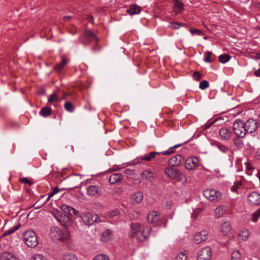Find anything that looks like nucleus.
<instances>
[{"mask_svg":"<svg viewBox=\"0 0 260 260\" xmlns=\"http://www.w3.org/2000/svg\"><path fill=\"white\" fill-rule=\"evenodd\" d=\"M72 18V16H64L63 17V20L64 21H67L69 19H71Z\"/></svg>","mask_w":260,"mask_h":260,"instance_id":"nucleus-56","label":"nucleus"},{"mask_svg":"<svg viewBox=\"0 0 260 260\" xmlns=\"http://www.w3.org/2000/svg\"><path fill=\"white\" fill-rule=\"evenodd\" d=\"M215 146L219 149L220 151L223 153H227L229 152H231V149L229 147L225 146L224 145L219 143L216 142Z\"/></svg>","mask_w":260,"mask_h":260,"instance_id":"nucleus-29","label":"nucleus"},{"mask_svg":"<svg viewBox=\"0 0 260 260\" xmlns=\"http://www.w3.org/2000/svg\"><path fill=\"white\" fill-rule=\"evenodd\" d=\"M258 176L259 178H260V171L258 172Z\"/></svg>","mask_w":260,"mask_h":260,"instance_id":"nucleus-61","label":"nucleus"},{"mask_svg":"<svg viewBox=\"0 0 260 260\" xmlns=\"http://www.w3.org/2000/svg\"><path fill=\"white\" fill-rule=\"evenodd\" d=\"M112 232L109 230H106L102 233L101 240L103 242H108L111 238Z\"/></svg>","mask_w":260,"mask_h":260,"instance_id":"nucleus-28","label":"nucleus"},{"mask_svg":"<svg viewBox=\"0 0 260 260\" xmlns=\"http://www.w3.org/2000/svg\"><path fill=\"white\" fill-rule=\"evenodd\" d=\"M240 138L237 137V138H235L234 139V144L238 148H241L243 146V141L241 140Z\"/></svg>","mask_w":260,"mask_h":260,"instance_id":"nucleus-42","label":"nucleus"},{"mask_svg":"<svg viewBox=\"0 0 260 260\" xmlns=\"http://www.w3.org/2000/svg\"><path fill=\"white\" fill-rule=\"evenodd\" d=\"M19 181L22 182V183H23L24 184H28L29 185H32L33 183L31 181H30L28 178H25V177H24V178H20L19 179Z\"/></svg>","mask_w":260,"mask_h":260,"instance_id":"nucleus-50","label":"nucleus"},{"mask_svg":"<svg viewBox=\"0 0 260 260\" xmlns=\"http://www.w3.org/2000/svg\"><path fill=\"white\" fill-rule=\"evenodd\" d=\"M84 37L89 41V42L98 41V38L95 34L90 30H86L83 34Z\"/></svg>","mask_w":260,"mask_h":260,"instance_id":"nucleus-19","label":"nucleus"},{"mask_svg":"<svg viewBox=\"0 0 260 260\" xmlns=\"http://www.w3.org/2000/svg\"><path fill=\"white\" fill-rule=\"evenodd\" d=\"M0 260H18L14 255L9 252H5L0 254Z\"/></svg>","mask_w":260,"mask_h":260,"instance_id":"nucleus-26","label":"nucleus"},{"mask_svg":"<svg viewBox=\"0 0 260 260\" xmlns=\"http://www.w3.org/2000/svg\"><path fill=\"white\" fill-rule=\"evenodd\" d=\"M214 122V121L210 123V125H212Z\"/></svg>","mask_w":260,"mask_h":260,"instance_id":"nucleus-64","label":"nucleus"},{"mask_svg":"<svg viewBox=\"0 0 260 260\" xmlns=\"http://www.w3.org/2000/svg\"><path fill=\"white\" fill-rule=\"evenodd\" d=\"M132 230L131 235L132 237H136L140 241H144L147 239V235L144 233L147 232L148 235L151 231V228L146 226L143 231L140 230V224L139 223H133L131 224Z\"/></svg>","mask_w":260,"mask_h":260,"instance_id":"nucleus-1","label":"nucleus"},{"mask_svg":"<svg viewBox=\"0 0 260 260\" xmlns=\"http://www.w3.org/2000/svg\"><path fill=\"white\" fill-rule=\"evenodd\" d=\"M52 109L50 107L42 108L39 113L40 115L43 117H47L51 114Z\"/></svg>","mask_w":260,"mask_h":260,"instance_id":"nucleus-31","label":"nucleus"},{"mask_svg":"<svg viewBox=\"0 0 260 260\" xmlns=\"http://www.w3.org/2000/svg\"><path fill=\"white\" fill-rule=\"evenodd\" d=\"M248 203L251 205L257 206L260 204V194L257 191H252L247 197Z\"/></svg>","mask_w":260,"mask_h":260,"instance_id":"nucleus-15","label":"nucleus"},{"mask_svg":"<svg viewBox=\"0 0 260 260\" xmlns=\"http://www.w3.org/2000/svg\"><path fill=\"white\" fill-rule=\"evenodd\" d=\"M60 191V189L58 188V187H55L53 188L52 189V191L49 194H48V197L47 199V201H49L50 200V199L53 197V196H54L55 194H56L57 193H58L59 191Z\"/></svg>","mask_w":260,"mask_h":260,"instance_id":"nucleus-43","label":"nucleus"},{"mask_svg":"<svg viewBox=\"0 0 260 260\" xmlns=\"http://www.w3.org/2000/svg\"><path fill=\"white\" fill-rule=\"evenodd\" d=\"M181 145V144L175 145L172 147H170L168 150L162 152L152 151L150 152L148 154H145L144 155L140 156L139 159H140L141 160L150 161L153 160L155 158L156 155L162 154L163 155H167L173 153L175 152L174 149L178 148Z\"/></svg>","mask_w":260,"mask_h":260,"instance_id":"nucleus-2","label":"nucleus"},{"mask_svg":"<svg viewBox=\"0 0 260 260\" xmlns=\"http://www.w3.org/2000/svg\"><path fill=\"white\" fill-rule=\"evenodd\" d=\"M118 170V169H114V170H111L110 171L112 172V171H117Z\"/></svg>","mask_w":260,"mask_h":260,"instance_id":"nucleus-59","label":"nucleus"},{"mask_svg":"<svg viewBox=\"0 0 260 260\" xmlns=\"http://www.w3.org/2000/svg\"><path fill=\"white\" fill-rule=\"evenodd\" d=\"M58 100V96L55 93H52L48 98V102L52 103Z\"/></svg>","mask_w":260,"mask_h":260,"instance_id":"nucleus-48","label":"nucleus"},{"mask_svg":"<svg viewBox=\"0 0 260 260\" xmlns=\"http://www.w3.org/2000/svg\"><path fill=\"white\" fill-rule=\"evenodd\" d=\"M141 177L143 180L150 182H153L156 178L154 173L149 169L144 170L141 174Z\"/></svg>","mask_w":260,"mask_h":260,"instance_id":"nucleus-16","label":"nucleus"},{"mask_svg":"<svg viewBox=\"0 0 260 260\" xmlns=\"http://www.w3.org/2000/svg\"><path fill=\"white\" fill-rule=\"evenodd\" d=\"M242 186V183L240 182H235L234 185L231 187V190L233 192H237L238 189Z\"/></svg>","mask_w":260,"mask_h":260,"instance_id":"nucleus-46","label":"nucleus"},{"mask_svg":"<svg viewBox=\"0 0 260 260\" xmlns=\"http://www.w3.org/2000/svg\"><path fill=\"white\" fill-rule=\"evenodd\" d=\"M68 62V59L65 57H62L61 62L56 64V66H54V70L57 73H60L63 68L67 65Z\"/></svg>","mask_w":260,"mask_h":260,"instance_id":"nucleus-24","label":"nucleus"},{"mask_svg":"<svg viewBox=\"0 0 260 260\" xmlns=\"http://www.w3.org/2000/svg\"><path fill=\"white\" fill-rule=\"evenodd\" d=\"M189 31L191 34L192 35H196L198 36H201V35H203V34L202 30H201L199 29H197V28L190 29Z\"/></svg>","mask_w":260,"mask_h":260,"instance_id":"nucleus-47","label":"nucleus"},{"mask_svg":"<svg viewBox=\"0 0 260 260\" xmlns=\"http://www.w3.org/2000/svg\"><path fill=\"white\" fill-rule=\"evenodd\" d=\"M187 26L185 23H179L177 22H173L170 23V25L168 26L171 29H177L180 28V26Z\"/></svg>","mask_w":260,"mask_h":260,"instance_id":"nucleus-34","label":"nucleus"},{"mask_svg":"<svg viewBox=\"0 0 260 260\" xmlns=\"http://www.w3.org/2000/svg\"><path fill=\"white\" fill-rule=\"evenodd\" d=\"M203 194L208 200L214 202L220 199L221 193L214 189H206L204 191Z\"/></svg>","mask_w":260,"mask_h":260,"instance_id":"nucleus-10","label":"nucleus"},{"mask_svg":"<svg viewBox=\"0 0 260 260\" xmlns=\"http://www.w3.org/2000/svg\"><path fill=\"white\" fill-rule=\"evenodd\" d=\"M65 109L70 112H73L74 111V107L72 103L70 102H67L64 105Z\"/></svg>","mask_w":260,"mask_h":260,"instance_id":"nucleus-36","label":"nucleus"},{"mask_svg":"<svg viewBox=\"0 0 260 260\" xmlns=\"http://www.w3.org/2000/svg\"><path fill=\"white\" fill-rule=\"evenodd\" d=\"M131 170H129V169H126L125 171V173L127 174L128 173V172L130 171Z\"/></svg>","mask_w":260,"mask_h":260,"instance_id":"nucleus-58","label":"nucleus"},{"mask_svg":"<svg viewBox=\"0 0 260 260\" xmlns=\"http://www.w3.org/2000/svg\"><path fill=\"white\" fill-rule=\"evenodd\" d=\"M60 208L64 213H68L71 215H74L78 216L79 214V212L75 209L65 204L61 205Z\"/></svg>","mask_w":260,"mask_h":260,"instance_id":"nucleus-20","label":"nucleus"},{"mask_svg":"<svg viewBox=\"0 0 260 260\" xmlns=\"http://www.w3.org/2000/svg\"><path fill=\"white\" fill-rule=\"evenodd\" d=\"M53 214L55 218L61 225L68 227L71 224L72 221L69 216L67 214L57 210H54L53 211Z\"/></svg>","mask_w":260,"mask_h":260,"instance_id":"nucleus-6","label":"nucleus"},{"mask_svg":"<svg viewBox=\"0 0 260 260\" xmlns=\"http://www.w3.org/2000/svg\"><path fill=\"white\" fill-rule=\"evenodd\" d=\"M208 233L207 231H202L194 236V241L197 244H200L205 241L208 239Z\"/></svg>","mask_w":260,"mask_h":260,"instance_id":"nucleus-17","label":"nucleus"},{"mask_svg":"<svg viewBox=\"0 0 260 260\" xmlns=\"http://www.w3.org/2000/svg\"><path fill=\"white\" fill-rule=\"evenodd\" d=\"M212 54V53L210 51L206 52L205 53V57H204V60L206 62H209V63L212 62L213 61L212 60V59H211V56Z\"/></svg>","mask_w":260,"mask_h":260,"instance_id":"nucleus-41","label":"nucleus"},{"mask_svg":"<svg viewBox=\"0 0 260 260\" xmlns=\"http://www.w3.org/2000/svg\"><path fill=\"white\" fill-rule=\"evenodd\" d=\"M50 236L54 241L65 242L69 239L70 234L66 230L62 231L58 228L52 227L50 229Z\"/></svg>","mask_w":260,"mask_h":260,"instance_id":"nucleus-3","label":"nucleus"},{"mask_svg":"<svg viewBox=\"0 0 260 260\" xmlns=\"http://www.w3.org/2000/svg\"><path fill=\"white\" fill-rule=\"evenodd\" d=\"M43 256L40 254H38L37 255H35L34 257L31 258V260H43Z\"/></svg>","mask_w":260,"mask_h":260,"instance_id":"nucleus-52","label":"nucleus"},{"mask_svg":"<svg viewBox=\"0 0 260 260\" xmlns=\"http://www.w3.org/2000/svg\"><path fill=\"white\" fill-rule=\"evenodd\" d=\"M23 240L29 247H35L38 244L37 237L35 232L27 231L23 234Z\"/></svg>","mask_w":260,"mask_h":260,"instance_id":"nucleus-5","label":"nucleus"},{"mask_svg":"<svg viewBox=\"0 0 260 260\" xmlns=\"http://www.w3.org/2000/svg\"><path fill=\"white\" fill-rule=\"evenodd\" d=\"M231 230V226L229 222H224L221 224L220 230L223 235H228L230 232Z\"/></svg>","mask_w":260,"mask_h":260,"instance_id":"nucleus-27","label":"nucleus"},{"mask_svg":"<svg viewBox=\"0 0 260 260\" xmlns=\"http://www.w3.org/2000/svg\"><path fill=\"white\" fill-rule=\"evenodd\" d=\"M102 189L99 185H90L87 187V193L89 197L97 198L102 196Z\"/></svg>","mask_w":260,"mask_h":260,"instance_id":"nucleus-9","label":"nucleus"},{"mask_svg":"<svg viewBox=\"0 0 260 260\" xmlns=\"http://www.w3.org/2000/svg\"><path fill=\"white\" fill-rule=\"evenodd\" d=\"M147 221L154 226H161L162 222L160 219L159 213L154 211L150 212L147 217Z\"/></svg>","mask_w":260,"mask_h":260,"instance_id":"nucleus-11","label":"nucleus"},{"mask_svg":"<svg viewBox=\"0 0 260 260\" xmlns=\"http://www.w3.org/2000/svg\"><path fill=\"white\" fill-rule=\"evenodd\" d=\"M187 256L186 253L184 252H180L175 257V260H186Z\"/></svg>","mask_w":260,"mask_h":260,"instance_id":"nucleus-38","label":"nucleus"},{"mask_svg":"<svg viewBox=\"0 0 260 260\" xmlns=\"http://www.w3.org/2000/svg\"><path fill=\"white\" fill-rule=\"evenodd\" d=\"M260 217V208L258 209L255 212L252 214V221L256 222Z\"/></svg>","mask_w":260,"mask_h":260,"instance_id":"nucleus-44","label":"nucleus"},{"mask_svg":"<svg viewBox=\"0 0 260 260\" xmlns=\"http://www.w3.org/2000/svg\"><path fill=\"white\" fill-rule=\"evenodd\" d=\"M211 247L207 246L199 251L198 260H210L212 256Z\"/></svg>","mask_w":260,"mask_h":260,"instance_id":"nucleus-12","label":"nucleus"},{"mask_svg":"<svg viewBox=\"0 0 260 260\" xmlns=\"http://www.w3.org/2000/svg\"><path fill=\"white\" fill-rule=\"evenodd\" d=\"M193 78L194 80L199 81L201 79L202 76L199 72L196 71L193 74Z\"/></svg>","mask_w":260,"mask_h":260,"instance_id":"nucleus-49","label":"nucleus"},{"mask_svg":"<svg viewBox=\"0 0 260 260\" xmlns=\"http://www.w3.org/2000/svg\"><path fill=\"white\" fill-rule=\"evenodd\" d=\"M131 199L134 203H139L143 199V193L141 191H137L132 195Z\"/></svg>","mask_w":260,"mask_h":260,"instance_id":"nucleus-25","label":"nucleus"},{"mask_svg":"<svg viewBox=\"0 0 260 260\" xmlns=\"http://www.w3.org/2000/svg\"><path fill=\"white\" fill-rule=\"evenodd\" d=\"M44 92H45V90H44V89H43V90L41 91V93H42V94H43V93H44Z\"/></svg>","mask_w":260,"mask_h":260,"instance_id":"nucleus-60","label":"nucleus"},{"mask_svg":"<svg viewBox=\"0 0 260 260\" xmlns=\"http://www.w3.org/2000/svg\"><path fill=\"white\" fill-rule=\"evenodd\" d=\"M174 2L175 4V8L174 9L175 12H179L183 10L184 5L182 2L179 0H174Z\"/></svg>","mask_w":260,"mask_h":260,"instance_id":"nucleus-30","label":"nucleus"},{"mask_svg":"<svg viewBox=\"0 0 260 260\" xmlns=\"http://www.w3.org/2000/svg\"><path fill=\"white\" fill-rule=\"evenodd\" d=\"M199 160L195 157L192 156L186 159L185 163V168L188 170H192L199 166Z\"/></svg>","mask_w":260,"mask_h":260,"instance_id":"nucleus-13","label":"nucleus"},{"mask_svg":"<svg viewBox=\"0 0 260 260\" xmlns=\"http://www.w3.org/2000/svg\"><path fill=\"white\" fill-rule=\"evenodd\" d=\"M232 260H240L241 258V254L238 251H234L231 254Z\"/></svg>","mask_w":260,"mask_h":260,"instance_id":"nucleus-39","label":"nucleus"},{"mask_svg":"<svg viewBox=\"0 0 260 260\" xmlns=\"http://www.w3.org/2000/svg\"><path fill=\"white\" fill-rule=\"evenodd\" d=\"M233 129L234 134L238 138H244L247 133L244 122L240 119H236L234 121L233 124Z\"/></svg>","mask_w":260,"mask_h":260,"instance_id":"nucleus-4","label":"nucleus"},{"mask_svg":"<svg viewBox=\"0 0 260 260\" xmlns=\"http://www.w3.org/2000/svg\"><path fill=\"white\" fill-rule=\"evenodd\" d=\"M224 209L221 206L218 207L215 210V214L216 217L220 218L222 217L225 213Z\"/></svg>","mask_w":260,"mask_h":260,"instance_id":"nucleus-33","label":"nucleus"},{"mask_svg":"<svg viewBox=\"0 0 260 260\" xmlns=\"http://www.w3.org/2000/svg\"><path fill=\"white\" fill-rule=\"evenodd\" d=\"M119 213V212L117 210H114L112 211H110L108 212V215L109 217H113L116 216Z\"/></svg>","mask_w":260,"mask_h":260,"instance_id":"nucleus-51","label":"nucleus"},{"mask_svg":"<svg viewBox=\"0 0 260 260\" xmlns=\"http://www.w3.org/2000/svg\"><path fill=\"white\" fill-rule=\"evenodd\" d=\"M62 260H77L75 254L72 253H67L62 256Z\"/></svg>","mask_w":260,"mask_h":260,"instance_id":"nucleus-37","label":"nucleus"},{"mask_svg":"<svg viewBox=\"0 0 260 260\" xmlns=\"http://www.w3.org/2000/svg\"><path fill=\"white\" fill-rule=\"evenodd\" d=\"M209 86V83L207 80H203L200 83L199 87L202 89H205Z\"/></svg>","mask_w":260,"mask_h":260,"instance_id":"nucleus-45","label":"nucleus"},{"mask_svg":"<svg viewBox=\"0 0 260 260\" xmlns=\"http://www.w3.org/2000/svg\"><path fill=\"white\" fill-rule=\"evenodd\" d=\"M231 56L228 54H223L218 57L219 61L222 63L227 62L231 59Z\"/></svg>","mask_w":260,"mask_h":260,"instance_id":"nucleus-35","label":"nucleus"},{"mask_svg":"<svg viewBox=\"0 0 260 260\" xmlns=\"http://www.w3.org/2000/svg\"><path fill=\"white\" fill-rule=\"evenodd\" d=\"M166 225H167V223H166H166H165V224H164V227H166Z\"/></svg>","mask_w":260,"mask_h":260,"instance_id":"nucleus-63","label":"nucleus"},{"mask_svg":"<svg viewBox=\"0 0 260 260\" xmlns=\"http://www.w3.org/2000/svg\"><path fill=\"white\" fill-rule=\"evenodd\" d=\"M183 159L181 155H176L170 158L168 161V165L171 167H176L180 166Z\"/></svg>","mask_w":260,"mask_h":260,"instance_id":"nucleus-18","label":"nucleus"},{"mask_svg":"<svg viewBox=\"0 0 260 260\" xmlns=\"http://www.w3.org/2000/svg\"><path fill=\"white\" fill-rule=\"evenodd\" d=\"M254 75L256 77H260V69L255 71L254 73Z\"/></svg>","mask_w":260,"mask_h":260,"instance_id":"nucleus-55","label":"nucleus"},{"mask_svg":"<svg viewBox=\"0 0 260 260\" xmlns=\"http://www.w3.org/2000/svg\"><path fill=\"white\" fill-rule=\"evenodd\" d=\"M123 179V176L122 174L119 173H115L111 175L109 178V182L111 184H114L118 183Z\"/></svg>","mask_w":260,"mask_h":260,"instance_id":"nucleus-22","label":"nucleus"},{"mask_svg":"<svg viewBox=\"0 0 260 260\" xmlns=\"http://www.w3.org/2000/svg\"><path fill=\"white\" fill-rule=\"evenodd\" d=\"M142 10V8L138 5H132L130 6L129 9L127 10V12L130 15H134L139 14Z\"/></svg>","mask_w":260,"mask_h":260,"instance_id":"nucleus-23","label":"nucleus"},{"mask_svg":"<svg viewBox=\"0 0 260 260\" xmlns=\"http://www.w3.org/2000/svg\"><path fill=\"white\" fill-rule=\"evenodd\" d=\"M245 128L247 133H252L255 132L258 128V123L256 120L253 119H249L245 123Z\"/></svg>","mask_w":260,"mask_h":260,"instance_id":"nucleus-14","label":"nucleus"},{"mask_svg":"<svg viewBox=\"0 0 260 260\" xmlns=\"http://www.w3.org/2000/svg\"><path fill=\"white\" fill-rule=\"evenodd\" d=\"M164 173L166 175L171 179L176 180L178 181L181 180L182 174L178 169L173 168L171 167H167L164 170Z\"/></svg>","mask_w":260,"mask_h":260,"instance_id":"nucleus-8","label":"nucleus"},{"mask_svg":"<svg viewBox=\"0 0 260 260\" xmlns=\"http://www.w3.org/2000/svg\"><path fill=\"white\" fill-rule=\"evenodd\" d=\"M87 20H88V21L89 22H90L91 23L93 24V23H94L93 17V16L91 14H88L87 15Z\"/></svg>","mask_w":260,"mask_h":260,"instance_id":"nucleus-53","label":"nucleus"},{"mask_svg":"<svg viewBox=\"0 0 260 260\" xmlns=\"http://www.w3.org/2000/svg\"><path fill=\"white\" fill-rule=\"evenodd\" d=\"M245 235H243L242 236V239L244 241H246L248 238V237L249 236V233L248 231L247 232H245Z\"/></svg>","mask_w":260,"mask_h":260,"instance_id":"nucleus-54","label":"nucleus"},{"mask_svg":"<svg viewBox=\"0 0 260 260\" xmlns=\"http://www.w3.org/2000/svg\"><path fill=\"white\" fill-rule=\"evenodd\" d=\"M255 57L257 59H260V53L256 54Z\"/></svg>","mask_w":260,"mask_h":260,"instance_id":"nucleus-57","label":"nucleus"},{"mask_svg":"<svg viewBox=\"0 0 260 260\" xmlns=\"http://www.w3.org/2000/svg\"><path fill=\"white\" fill-rule=\"evenodd\" d=\"M82 219L86 225H92L95 222H100V218L99 215L91 212L83 213Z\"/></svg>","mask_w":260,"mask_h":260,"instance_id":"nucleus-7","label":"nucleus"},{"mask_svg":"<svg viewBox=\"0 0 260 260\" xmlns=\"http://www.w3.org/2000/svg\"><path fill=\"white\" fill-rule=\"evenodd\" d=\"M247 168H248V170H250L251 167H250L249 166H248V167H247Z\"/></svg>","mask_w":260,"mask_h":260,"instance_id":"nucleus-62","label":"nucleus"},{"mask_svg":"<svg viewBox=\"0 0 260 260\" xmlns=\"http://www.w3.org/2000/svg\"><path fill=\"white\" fill-rule=\"evenodd\" d=\"M21 224L20 223H19L18 224L12 227L11 229L8 230V231H6L3 235V237L6 236L7 235H10L13 233H14L15 231L18 230L20 227L21 226Z\"/></svg>","mask_w":260,"mask_h":260,"instance_id":"nucleus-32","label":"nucleus"},{"mask_svg":"<svg viewBox=\"0 0 260 260\" xmlns=\"http://www.w3.org/2000/svg\"><path fill=\"white\" fill-rule=\"evenodd\" d=\"M92 260H110L109 257L104 254H100L96 255Z\"/></svg>","mask_w":260,"mask_h":260,"instance_id":"nucleus-40","label":"nucleus"},{"mask_svg":"<svg viewBox=\"0 0 260 260\" xmlns=\"http://www.w3.org/2000/svg\"><path fill=\"white\" fill-rule=\"evenodd\" d=\"M219 135L223 140L226 141L230 139L232 132L228 128L222 127L219 131Z\"/></svg>","mask_w":260,"mask_h":260,"instance_id":"nucleus-21","label":"nucleus"}]
</instances>
